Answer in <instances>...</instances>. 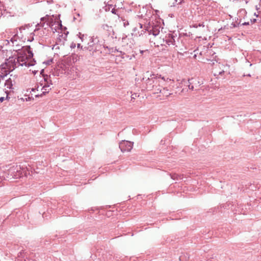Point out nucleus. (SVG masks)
<instances>
[{
	"label": "nucleus",
	"instance_id": "obj_1",
	"mask_svg": "<svg viewBox=\"0 0 261 261\" xmlns=\"http://www.w3.org/2000/svg\"><path fill=\"white\" fill-rule=\"evenodd\" d=\"M11 41L13 46L15 47L14 50H15L17 54L16 55L9 57V59L6 60V66L10 69L12 68L11 69V71H12L19 66L30 67L34 65L33 62H35V61H29L33 57V54L31 50L30 46H21L18 44L20 40H18L15 36L11 38Z\"/></svg>",
	"mask_w": 261,
	"mask_h": 261
},
{
	"label": "nucleus",
	"instance_id": "obj_2",
	"mask_svg": "<svg viewBox=\"0 0 261 261\" xmlns=\"http://www.w3.org/2000/svg\"><path fill=\"white\" fill-rule=\"evenodd\" d=\"M28 171L24 167L19 165L14 164L10 167L7 170V178H19L27 175Z\"/></svg>",
	"mask_w": 261,
	"mask_h": 261
},
{
	"label": "nucleus",
	"instance_id": "obj_3",
	"mask_svg": "<svg viewBox=\"0 0 261 261\" xmlns=\"http://www.w3.org/2000/svg\"><path fill=\"white\" fill-rule=\"evenodd\" d=\"M98 40L97 38L90 37V40L88 43L87 46L85 47L88 50L91 51L95 52L98 50L99 44Z\"/></svg>",
	"mask_w": 261,
	"mask_h": 261
},
{
	"label": "nucleus",
	"instance_id": "obj_4",
	"mask_svg": "<svg viewBox=\"0 0 261 261\" xmlns=\"http://www.w3.org/2000/svg\"><path fill=\"white\" fill-rule=\"evenodd\" d=\"M156 78L155 76V74L151 73L149 74V76L146 78V77L143 78V80H145V83L146 85V89L149 90H152L154 88V87L157 88L156 86H155L153 84L152 80H155L154 79Z\"/></svg>",
	"mask_w": 261,
	"mask_h": 261
},
{
	"label": "nucleus",
	"instance_id": "obj_5",
	"mask_svg": "<svg viewBox=\"0 0 261 261\" xmlns=\"http://www.w3.org/2000/svg\"><path fill=\"white\" fill-rule=\"evenodd\" d=\"M160 28L159 25L151 26L150 24H148L144 26L145 31H147L149 34H152L155 37L160 35Z\"/></svg>",
	"mask_w": 261,
	"mask_h": 261
},
{
	"label": "nucleus",
	"instance_id": "obj_6",
	"mask_svg": "<svg viewBox=\"0 0 261 261\" xmlns=\"http://www.w3.org/2000/svg\"><path fill=\"white\" fill-rule=\"evenodd\" d=\"M133 142L128 141H122L120 143L119 147L121 151L123 152H129L132 149Z\"/></svg>",
	"mask_w": 261,
	"mask_h": 261
},
{
	"label": "nucleus",
	"instance_id": "obj_7",
	"mask_svg": "<svg viewBox=\"0 0 261 261\" xmlns=\"http://www.w3.org/2000/svg\"><path fill=\"white\" fill-rule=\"evenodd\" d=\"M176 36H174L172 34H168L165 38H163V42H165L168 45H176L175 38Z\"/></svg>",
	"mask_w": 261,
	"mask_h": 261
},
{
	"label": "nucleus",
	"instance_id": "obj_8",
	"mask_svg": "<svg viewBox=\"0 0 261 261\" xmlns=\"http://www.w3.org/2000/svg\"><path fill=\"white\" fill-rule=\"evenodd\" d=\"M155 76H156V78L154 79L155 80H152L153 84L156 86L155 85L158 84L159 86H160V85H164V83L166 81L165 78L161 77V75L158 74H155Z\"/></svg>",
	"mask_w": 261,
	"mask_h": 261
},
{
	"label": "nucleus",
	"instance_id": "obj_9",
	"mask_svg": "<svg viewBox=\"0 0 261 261\" xmlns=\"http://www.w3.org/2000/svg\"><path fill=\"white\" fill-rule=\"evenodd\" d=\"M156 93H162L163 95H166V96H168L171 95V93L168 92V90L166 88H164L162 90L159 88L156 89Z\"/></svg>",
	"mask_w": 261,
	"mask_h": 261
},
{
	"label": "nucleus",
	"instance_id": "obj_10",
	"mask_svg": "<svg viewBox=\"0 0 261 261\" xmlns=\"http://www.w3.org/2000/svg\"><path fill=\"white\" fill-rule=\"evenodd\" d=\"M101 28L107 32L108 35H110L111 32L113 31L112 27L108 25L107 24H102L101 25Z\"/></svg>",
	"mask_w": 261,
	"mask_h": 261
},
{
	"label": "nucleus",
	"instance_id": "obj_11",
	"mask_svg": "<svg viewBox=\"0 0 261 261\" xmlns=\"http://www.w3.org/2000/svg\"><path fill=\"white\" fill-rule=\"evenodd\" d=\"M51 90V88L49 85H43V86L41 88V90H42V94H45L47 93H48L49 91Z\"/></svg>",
	"mask_w": 261,
	"mask_h": 261
},
{
	"label": "nucleus",
	"instance_id": "obj_12",
	"mask_svg": "<svg viewBox=\"0 0 261 261\" xmlns=\"http://www.w3.org/2000/svg\"><path fill=\"white\" fill-rule=\"evenodd\" d=\"M5 85V86L7 87V88L10 89H12V87H13V83H12V80L10 78H9V79L6 80Z\"/></svg>",
	"mask_w": 261,
	"mask_h": 261
},
{
	"label": "nucleus",
	"instance_id": "obj_13",
	"mask_svg": "<svg viewBox=\"0 0 261 261\" xmlns=\"http://www.w3.org/2000/svg\"><path fill=\"white\" fill-rule=\"evenodd\" d=\"M44 84H41V86L43 85H49L50 86L53 85L50 79V77H48L47 76H46V77L44 76Z\"/></svg>",
	"mask_w": 261,
	"mask_h": 261
},
{
	"label": "nucleus",
	"instance_id": "obj_14",
	"mask_svg": "<svg viewBox=\"0 0 261 261\" xmlns=\"http://www.w3.org/2000/svg\"><path fill=\"white\" fill-rule=\"evenodd\" d=\"M194 84V79L192 78L191 79H190L188 81V86L189 87V89L192 90H193L194 89V87L193 85V84Z\"/></svg>",
	"mask_w": 261,
	"mask_h": 261
},
{
	"label": "nucleus",
	"instance_id": "obj_15",
	"mask_svg": "<svg viewBox=\"0 0 261 261\" xmlns=\"http://www.w3.org/2000/svg\"><path fill=\"white\" fill-rule=\"evenodd\" d=\"M121 20L123 22V26L125 28L126 27L127 25H128L129 22H128V21L127 20H126V19H124V18H122V17H121Z\"/></svg>",
	"mask_w": 261,
	"mask_h": 261
},
{
	"label": "nucleus",
	"instance_id": "obj_16",
	"mask_svg": "<svg viewBox=\"0 0 261 261\" xmlns=\"http://www.w3.org/2000/svg\"><path fill=\"white\" fill-rule=\"evenodd\" d=\"M171 178L173 179H178L180 178V176L176 174H174L171 175Z\"/></svg>",
	"mask_w": 261,
	"mask_h": 261
},
{
	"label": "nucleus",
	"instance_id": "obj_17",
	"mask_svg": "<svg viewBox=\"0 0 261 261\" xmlns=\"http://www.w3.org/2000/svg\"><path fill=\"white\" fill-rule=\"evenodd\" d=\"M2 73H3L4 74L7 73V71L6 70V67H3L1 68V71H0V74H2Z\"/></svg>",
	"mask_w": 261,
	"mask_h": 261
},
{
	"label": "nucleus",
	"instance_id": "obj_18",
	"mask_svg": "<svg viewBox=\"0 0 261 261\" xmlns=\"http://www.w3.org/2000/svg\"><path fill=\"white\" fill-rule=\"evenodd\" d=\"M239 13H242V14H246L247 12H246V11L245 9H242L240 10Z\"/></svg>",
	"mask_w": 261,
	"mask_h": 261
},
{
	"label": "nucleus",
	"instance_id": "obj_19",
	"mask_svg": "<svg viewBox=\"0 0 261 261\" xmlns=\"http://www.w3.org/2000/svg\"><path fill=\"white\" fill-rule=\"evenodd\" d=\"M7 75V73H2V74H0V77H2V79H4L5 78V76H6Z\"/></svg>",
	"mask_w": 261,
	"mask_h": 261
},
{
	"label": "nucleus",
	"instance_id": "obj_20",
	"mask_svg": "<svg viewBox=\"0 0 261 261\" xmlns=\"http://www.w3.org/2000/svg\"><path fill=\"white\" fill-rule=\"evenodd\" d=\"M117 10L115 9L114 8L111 11L112 13L113 14H117Z\"/></svg>",
	"mask_w": 261,
	"mask_h": 261
},
{
	"label": "nucleus",
	"instance_id": "obj_21",
	"mask_svg": "<svg viewBox=\"0 0 261 261\" xmlns=\"http://www.w3.org/2000/svg\"><path fill=\"white\" fill-rule=\"evenodd\" d=\"M250 21H251V23L252 24V23H255L256 21V19H251Z\"/></svg>",
	"mask_w": 261,
	"mask_h": 261
},
{
	"label": "nucleus",
	"instance_id": "obj_22",
	"mask_svg": "<svg viewBox=\"0 0 261 261\" xmlns=\"http://www.w3.org/2000/svg\"><path fill=\"white\" fill-rule=\"evenodd\" d=\"M4 100V97H0V102H3Z\"/></svg>",
	"mask_w": 261,
	"mask_h": 261
},
{
	"label": "nucleus",
	"instance_id": "obj_23",
	"mask_svg": "<svg viewBox=\"0 0 261 261\" xmlns=\"http://www.w3.org/2000/svg\"><path fill=\"white\" fill-rule=\"evenodd\" d=\"M249 22H244V23H243V25H249Z\"/></svg>",
	"mask_w": 261,
	"mask_h": 261
},
{
	"label": "nucleus",
	"instance_id": "obj_24",
	"mask_svg": "<svg viewBox=\"0 0 261 261\" xmlns=\"http://www.w3.org/2000/svg\"><path fill=\"white\" fill-rule=\"evenodd\" d=\"M77 48H82V46L81 45V44H79V43H78V44H77Z\"/></svg>",
	"mask_w": 261,
	"mask_h": 261
},
{
	"label": "nucleus",
	"instance_id": "obj_25",
	"mask_svg": "<svg viewBox=\"0 0 261 261\" xmlns=\"http://www.w3.org/2000/svg\"><path fill=\"white\" fill-rule=\"evenodd\" d=\"M139 26H140V28H143V24H142L139 23Z\"/></svg>",
	"mask_w": 261,
	"mask_h": 261
},
{
	"label": "nucleus",
	"instance_id": "obj_26",
	"mask_svg": "<svg viewBox=\"0 0 261 261\" xmlns=\"http://www.w3.org/2000/svg\"><path fill=\"white\" fill-rule=\"evenodd\" d=\"M224 71L223 70V71H222L219 72V74H222L223 73H224Z\"/></svg>",
	"mask_w": 261,
	"mask_h": 261
},
{
	"label": "nucleus",
	"instance_id": "obj_27",
	"mask_svg": "<svg viewBox=\"0 0 261 261\" xmlns=\"http://www.w3.org/2000/svg\"><path fill=\"white\" fill-rule=\"evenodd\" d=\"M45 19V18L43 17V18H42L41 19V21H44Z\"/></svg>",
	"mask_w": 261,
	"mask_h": 261
},
{
	"label": "nucleus",
	"instance_id": "obj_28",
	"mask_svg": "<svg viewBox=\"0 0 261 261\" xmlns=\"http://www.w3.org/2000/svg\"><path fill=\"white\" fill-rule=\"evenodd\" d=\"M256 7V9L257 10H258L259 9V8H258L257 6H256V7Z\"/></svg>",
	"mask_w": 261,
	"mask_h": 261
},
{
	"label": "nucleus",
	"instance_id": "obj_29",
	"mask_svg": "<svg viewBox=\"0 0 261 261\" xmlns=\"http://www.w3.org/2000/svg\"><path fill=\"white\" fill-rule=\"evenodd\" d=\"M75 46V44H74V45H72L71 46V47H74Z\"/></svg>",
	"mask_w": 261,
	"mask_h": 261
},
{
	"label": "nucleus",
	"instance_id": "obj_30",
	"mask_svg": "<svg viewBox=\"0 0 261 261\" xmlns=\"http://www.w3.org/2000/svg\"><path fill=\"white\" fill-rule=\"evenodd\" d=\"M254 16H256V17H257V16H258V15H257V14H256V13H254Z\"/></svg>",
	"mask_w": 261,
	"mask_h": 261
},
{
	"label": "nucleus",
	"instance_id": "obj_31",
	"mask_svg": "<svg viewBox=\"0 0 261 261\" xmlns=\"http://www.w3.org/2000/svg\"><path fill=\"white\" fill-rule=\"evenodd\" d=\"M149 73V71H147V72H146V75H148Z\"/></svg>",
	"mask_w": 261,
	"mask_h": 261
},
{
	"label": "nucleus",
	"instance_id": "obj_32",
	"mask_svg": "<svg viewBox=\"0 0 261 261\" xmlns=\"http://www.w3.org/2000/svg\"><path fill=\"white\" fill-rule=\"evenodd\" d=\"M49 62H50V61L47 62V64H49Z\"/></svg>",
	"mask_w": 261,
	"mask_h": 261
},
{
	"label": "nucleus",
	"instance_id": "obj_33",
	"mask_svg": "<svg viewBox=\"0 0 261 261\" xmlns=\"http://www.w3.org/2000/svg\"><path fill=\"white\" fill-rule=\"evenodd\" d=\"M32 91H35V89H32Z\"/></svg>",
	"mask_w": 261,
	"mask_h": 261
},
{
	"label": "nucleus",
	"instance_id": "obj_34",
	"mask_svg": "<svg viewBox=\"0 0 261 261\" xmlns=\"http://www.w3.org/2000/svg\"><path fill=\"white\" fill-rule=\"evenodd\" d=\"M81 39H82V40L83 41V38L82 37H80Z\"/></svg>",
	"mask_w": 261,
	"mask_h": 261
}]
</instances>
